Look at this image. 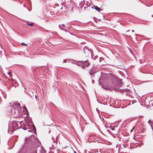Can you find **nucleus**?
I'll return each mask as SVG.
<instances>
[{"label":"nucleus","mask_w":153,"mask_h":153,"mask_svg":"<svg viewBox=\"0 0 153 153\" xmlns=\"http://www.w3.org/2000/svg\"><path fill=\"white\" fill-rule=\"evenodd\" d=\"M23 117H24V120L25 121L26 125H25V126L22 128L23 129L26 130L28 128H32L33 129H35V126L32 123L31 118L29 117L27 114L26 115L25 114Z\"/></svg>","instance_id":"1"},{"label":"nucleus","mask_w":153,"mask_h":153,"mask_svg":"<svg viewBox=\"0 0 153 153\" xmlns=\"http://www.w3.org/2000/svg\"><path fill=\"white\" fill-rule=\"evenodd\" d=\"M22 121L16 122V121H14L12 124L11 123L9 124V128L8 132L9 133H10V132L11 131V134L13 133L14 131L19 128L21 127Z\"/></svg>","instance_id":"2"},{"label":"nucleus","mask_w":153,"mask_h":153,"mask_svg":"<svg viewBox=\"0 0 153 153\" xmlns=\"http://www.w3.org/2000/svg\"><path fill=\"white\" fill-rule=\"evenodd\" d=\"M13 109L11 110L12 114L15 115L16 117H20V113L22 110L19 104L15 103L12 106Z\"/></svg>","instance_id":"3"},{"label":"nucleus","mask_w":153,"mask_h":153,"mask_svg":"<svg viewBox=\"0 0 153 153\" xmlns=\"http://www.w3.org/2000/svg\"><path fill=\"white\" fill-rule=\"evenodd\" d=\"M90 65L89 63L87 60L80 62L78 65H80L82 68H85L88 66Z\"/></svg>","instance_id":"4"},{"label":"nucleus","mask_w":153,"mask_h":153,"mask_svg":"<svg viewBox=\"0 0 153 153\" xmlns=\"http://www.w3.org/2000/svg\"><path fill=\"white\" fill-rule=\"evenodd\" d=\"M37 147L33 146L30 150V153H37Z\"/></svg>","instance_id":"5"},{"label":"nucleus","mask_w":153,"mask_h":153,"mask_svg":"<svg viewBox=\"0 0 153 153\" xmlns=\"http://www.w3.org/2000/svg\"><path fill=\"white\" fill-rule=\"evenodd\" d=\"M92 8H94L96 10H97L98 12H99L100 10H102L96 6H94V7H92Z\"/></svg>","instance_id":"6"},{"label":"nucleus","mask_w":153,"mask_h":153,"mask_svg":"<svg viewBox=\"0 0 153 153\" xmlns=\"http://www.w3.org/2000/svg\"><path fill=\"white\" fill-rule=\"evenodd\" d=\"M96 72V71H94V69H92L91 70L89 73L91 75L93 74L95 72Z\"/></svg>","instance_id":"7"},{"label":"nucleus","mask_w":153,"mask_h":153,"mask_svg":"<svg viewBox=\"0 0 153 153\" xmlns=\"http://www.w3.org/2000/svg\"><path fill=\"white\" fill-rule=\"evenodd\" d=\"M70 3H69V2L68 1V3H69V5H70L71 6H73L74 5V3H73L72 1H70Z\"/></svg>","instance_id":"8"},{"label":"nucleus","mask_w":153,"mask_h":153,"mask_svg":"<svg viewBox=\"0 0 153 153\" xmlns=\"http://www.w3.org/2000/svg\"><path fill=\"white\" fill-rule=\"evenodd\" d=\"M62 27H65V25L64 24H62L61 25H59V27L60 29H62Z\"/></svg>","instance_id":"9"},{"label":"nucleus","mask_w":153,"mask_h":153,"mask_svg":"<svg viewBox=\"0 0 153 153\" xmlns=\"http://www.w3.org/2000/svg\"><path fill=\"white\" fill-rule=\"evenodd\" d=\"M1 49L2 50H1L0 51V53H1V52H3V54H5L4 51V50L2 49V46H1Z\"/></svg>","instance_id":"10"},{"label":"nucleus","mask_w":153,"mask_h":153,"mask_svg":"<svg viewBox=\"0 0 153 153\" xmlns=\"http://www.w3.org/2000/svg\"><path fill=\"white\" fill-rule=\"evenodd\" d=\"M27 24L28 25L32 26H33V23H27Z\"/></svg>","instance_id":"11"},{"label":"nucleus","mask_w":153,"mask_h":153,"mask_svg":"<svg viewBox=\"0 0 153 153\" xmlns=\"http://www.w3.org/2000/svg\"><path fill=\"white\" fill-rule=\"evenodd\" d=\"M8 74H9V76H11V72H8V73H7Z\"/></svg>","instance_id":"12"},{"label":"nucleus","mask_w":153,"mask_h":153,"mask_svg":"<svg viewBox=\"0 0 153 153\" xmlns=\"http://www.w3.org/2000/svg\"><path fill=\"white\" fill-rule=\"evenodd\" d=\"M147 1H149V2L151 3H153V0H147Z\"/></svg>","instance_id":"13"},{"label":"nucleus","mask_w":153,"mask_h":153,"mask_svg":"<svg viewBox=\"0 0 153 153\" xmlns=\"http://www.w3.org/2000/svg\"><path fill=\"white\" fill-rule=\"evenodd\" d=\"M21 44L22 45H24L25 46H27V44L24 43V42L21 43Z\"/></svg>","instance_id":"14"},{"label":"nucleus","mask_w":153,"mask_h":153,"mask_svg":"<svg viewBox=\"0 0 153 153\" xmlns=\"http://www.w3.org/2000/svg\"><path fill=\"white\" fill-rule=\"evenodd\" d=\"M60 7H61V8H60V9L61 10H62V4H60Z\"/></svg>","instance_id":"15"},{"label":"nucleus","mask_w":153,"mask_h":153,"mask_svg":"<svg viewBox=\"0 0 153 153\" xmlns=\"http://www.w3.org/2000/svg\"><path fill=\"white\" fill-rule=\"evenodd\" d=\"M134 127L131 130V133L133 131V130H134Z\"/></svg>","instance_id":"16"},{"label":"nucleus","mask_w":153,"mask_h":153,"mask_svg":"<svg viewBox=\"0 0 153 153\" xmlns=\"http://www.w3.org/2000/svg\"><path fill=\"white\" fill-rule=\"evenodd\" d=\"M66 61H67V60L66 59H64L63 60V63H65V62H66Z\"/></svg>","instance_id":"17"},{"label":"nucleus","mask_w":153,"mask_h":153,"mask_svg":"<svg viewBox=\"0 0 153 153\" xmlns=\"http://www.w3.org/2000/svg\"><path fill=\"white\" fill-rule=\"evenodd\" d=\"M86 51L88 52V53H90V52L87 49H86Z\"/></svg>","instance_id":"18"},{"label":"nucleus","mask_w":153,"mask_h":153,"mask_svg":"<svg viewBox=\"0 0 153 153\" xmlns=\"http://www.w3.org/2000/svg\"><path fill=\"white\" fill-rule=\"evenodd\" d=\"M85 48H84V52L85 53H86V52H85Z\"/></svg>","instance_id":"19"},{"label":"nucleus","mask_w":153,"mask_h":153,"mask_svg":"<svg viewBox=\"0 0 153 153\" xmlns=\"http://www.w3.org/2000/svg\"><path fill=\"white\" fill-rule=\"evenodd\" d=\"M111 130H113H113H114V128H111Z\"/></svg>","instance_id":"20"},{"label":"nucleus","mask_w":153,"mask_h":153,"mask_svg":"<svg viewBox=\"0 0 153 153\" xmlns=\"http://www.w3.org/2000/svg\"><path fill=\"white\" fill-rule=\"evenodd\" d=\"M55 5H57V6H58H58H59V4H55Z\"/></svg>","instance_id":"21"},{"label":"nucleus","mask_w":153,"mask_h":153,"mask_svg":"<svg viewBox=\"0 0 153 153\" xmlns=\"http://www.w3.org/2000/svg\"><path fill=\"white\" fill-rule=\"evenodd\" d=\"M109 128H110L111 129V126H110L109 127Z\"/></svg>","instance_id":"22"},{"label":"nucleus","mask_w":153,"mask_h":153,"mask_svg":"<svg viewBox=\"0 0 153 153\" xmlns=\"http://www.w3.org/2000/svg\"><path fill=\"white\" fill-rule=\"evenodd\" d=\"M35 98L36 99L37 98V96L36 95H35Z\"/></svg>","instance_id":"23"},{"label":"nucleus","mask_w":153,"mask_h":153,"mask_svg":"<svg viewBox=\"0 0 153 153\" xmlns=\"http://www.w3.org/2000/svg\"><path fill=\"white\" fill-rule=\"evenodd\" d=\"M151 120H149V121H148V122L149 123V122H151Z\"/></svg>","instance_id":"24"},{"label":"nucleus","mask_w":153,"mask_h":153,"mask_svg":"<svg viewBox=\"0 0 153 153\" xmlns=\"http://www.w3.org/2000/svg\"><path fill=\"white\" fill-rule=\"evenodd\" d=\"M137 34H135V38H136H136H137Z\"/></svg>","instance_id":"25"},{"label":"nucleus","mask_w":153,"mask_h":153,"mask_svg":"<svg viewBox=\"0 0 153 153\" xmlns=\"http://www.w3.org/2000/svg\"><path fill=\"white\" fill-rule=\"evenodd\" d=\"M132 32H134V30H132Z\"/></svg>","instance_id":"26"},{"label":"nucleus","mask_w":153,"mask_h":153,"mask_svg":"<svg viewBox=\"0 0 153 153\" xmlns=\"http://www.w3.org/2000/svg\"><path fill=\"white\" fill-rule=\"evenodd\" d=\"M82 2H82V1H81V4L82 3Z\"/></svg>","instance_id":"27"},{"label":"nucleus","mask_w":153,"mask_h":153,"mask_svg":"<svg viewBox=\"0 0 153 153\" xmlns=\"http://www.w3.org/2000/svg\"><path fill=\"white\" fill-rule=\"evenodd\" d=\"M25 116V114L24 115H24H23L22 116H23V117H24Z\"/></svg>","instance_id":"28"},{"label":"nucleus","mask_w":153,"mask_h":153,"mask_svg":"<svg viewBox=\"0 0 153 153\" xmlns=\"http://www.w3.org/2000/svg\"><path fill=\"white\" fill-rule=\"evenodd\" d=\"M129 31V30H128L127 31V32H128V31Z\"/></svg>","instance_id":"29"},{"label":"nucleus","mask_w":153,"mask_h":153,"mask_svg":"<svg viewBox=\"0 0 153 153\" xmlns=\"http://www.w3.org/2000/svg\"><path fill=\"white\" fill-rule=\"evenodd\" d=\"M92 82H93V80H92Z\"/></svg>","instance_id":"30"},{"label":"nucleus","mask_w":153,"mask_h":153,"mask_svg":"<svg viewBox=\"0 0 153 153\" xmlns=\"http://www.w3.org/2000/svg\"><path fill=\"white\" fill-rule=\"evenodd\" d=\"M92 82H93V80H92Z\"/></svg>","instance_id":"31"},{"label":"nucleus","mask_w":153,"mask_h":153,"mask_svg":"<svg viewBox=\"0 0 153 153\" xmlns=\"http://www.w3.org/2000/svg\"><path fill=\"white\" fill-rule=\"evenodd\" d=\"M19 153H21V152H19Z\"/></svg>","instance_id":"32"}]
</instances>
